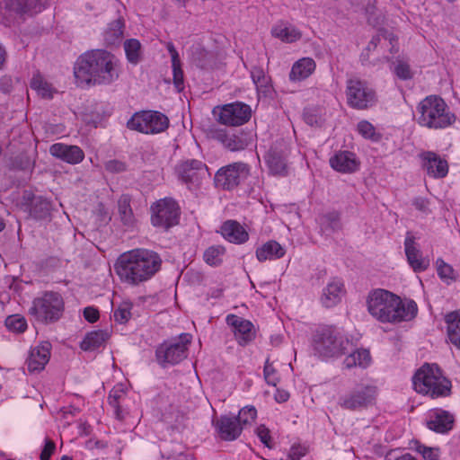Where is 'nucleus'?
<instances>
[{"label":"nucleus","mask_w":460,"mask_h":460,"mask_svg":"<svg viewBox=\"0 0 460 460\" xmlns=\"http://www.w3.org/2000/svg\"><path fill=\"white\" fill-rule=\"evenodd\" d=\"M105 169L110 172H121L126 170V164L119 160H110L105 164Z\"/></svg>","instance_id":"obj_56"},{"label":"nucleus","mask_w":460,"mask_h":460,"mask_svg":"<svg viewBox=\"0 0 460 460\" xmlns=\"http://www.w3.org/2000/svg\"><path fill=\"white\" fill-rule=\"evenodd\" d=\"M380 39L378 36L376 37H373L372 40H370V42L368 43L367 47V50H371V49H375L379 42Z\"/></svg>","instance_id":"obj_63"},{"label":"nucleus","mask_w":460,"mask_h":460,"mask_svg":"<svg viewBox=\"0 0 460 460\" xmlns=\"http://www.w3.org/2000/svg\"><path fill=\"white\" fill-rule=\"evenodd\" d=\"M151 223L155 227L164 230L179 223L180 208L177 202L171 198H164L151 207Z\"/></svg>","instance_id":"obj_10"},{"label":"nucleus","mask_w":460,"mask_h":460,"mask_svg":"<svg viewBox=\"0 0 460 460\" xmlns=\"http://www.w3.org/2000/svg\"><path fill=\"white\" fill-rule=\"evenodd\" d=\"M367 309L370 314L381 323H399L413 319L418 312L417 304L402 299L385 289L372 292L367 298Z\"/></svg>","instance_id":"obj_3"},{"label":"nucleus","mask_w":460,"mask_h":460,"mask_svg":"<svg viewBox=\"0 0 460 460\" xmlns=\"http://www.w3.org/2000/svg\"><path fill=\"white\" fill-rule=\"evenodd\" d=\"M84 316L89 323H95L99 319V312L93 307H86L84 310Z\"/></svg>","instance_id":"obj_58"},{"label":"nucleus","mask_w":460,"mask_h":460,"mask_svg":"<svg viewBox=\"0 0 460 460\" xmlns=\"http://www.w3.org/2000/svg\"><path fill=\"white\" fill-rule=\"evenodd\" d=\"M407 261L414 271H423L429 266V261L422 258L420 250L414 245V237L408 233L404 242Z\"/></svg>","instance_id":"obj_26"},{"label":"nucleus","mask_w":460,"mask_h":460,"mask_svg":"<svg viewBox=\"0 0 460 460\" xmlns=\"http://www.w3.org/2000/svg\"><path fill=\"white\" fill-rule=\"evenodd\" d=\"M414 390L431 398L447 397L451 394V381L435 364H424L412 377Z\"/></svg>","instance_id":"obj_4"},{"label":"nucleus","mask_w":460,"mask_h":460,"mask_svg":"<svg viewBox=\"0 0 460 460\" xmlns=\"http://www.w3.org/2000/svg\"><path fill=\"white\" fill-rule=\"evenodd\" d=\"M206 164L197 159L183 161L176 167V172L179 179L187 184L189 188H190L191 185L199 184L201 179L206 174Z\"/></svg>","instance_id":"obj_17"},{"label":"nucleus","mask_w":460,"mask_h":460,"mask_svg":"<svg viewBox=\"0 0 460 460\" xmlns=\"http://www.w3.org/2000/svg\"><path fill=\"white\" fill-rule=\"evenodd\" d=\"M371 362V356L368 350L361 349L351 352L344 359V365L347 368L359 367L366 368Z\"/></svg>","instance_id":"obj_36"},{"label":"nucleus","mask_w":460,"mask_h":460,"mask_svg":"<svg viewBox=\"0 0 460 460\" xmlns=\"http://www.w3.org/2000/svg\"><path fill=\"white\" fill-rule=\"evenodd\" d=\"M31 89L35 90L42 98L51 99L54 88L40 75H34L31 81Z\"/></svg>","instance_id":"obj_39"},{"label":"nucleus","mask_w":460,"mask_h":460,"mask_svg":"<svg viewBox=\"0 0 460 460\" xmlns=\"http://www.w3.org/2000/svg\"><path fill=\"white\" fill-rule=\"evenodd\" d=\"M416 209L421 212H427L429 209V201L423 198H417L413 201Z\"/></svg>","instance_id":"obj_59"},{"label":"nucleus","mask_w":460,"mask_h":460,"mask_svg":"<svg viewBox=\"0 0 460 460\" xmlns=\"http://www.w3.org/2000/svg\"><path fill=\"white\" fill-rule=\"evenodd\" d=\"M250 175L247 164L237 162L221 167L215 174L214 182L217 188L230 190Z\"/></svg>","instance_id":"obj_13"},{"label":"nucleus","mask_w":460,"mask_h":460,"mask_svg":"<svg viewBox=\"0 0 460 460\" xmlns=\"http://www.w3.org/2000/svg\"><path fill=\"white\" fill-rule=\"evenodd\" d=\"M413 448L416 452L420 454L425 460H438V449L434 447H426L420 442L416 441L413 444Z\"/></svg>","instance_id":"obj_50"},{"label":"nucleus","mask_w":460,"mask_h":460,"mask_svg":"<svg viewBox=\"0 0 460 460\" xmlns=\"http://www.w3.org/2000/svg\"><path fill=\"white\" fill-rule=\"evenodd\" d=\"M289 394L285 390H277L275 394V400L278 402H285L288 400Z\"/></svg>","instance_id":"obj_60"},{"label":"nucleus","mask_w":460,"mask_h":460,"mask_svg":"<svg viewBox=\"0 0 460 460\" xmlns=\"http://www.w3.org/2000/svg\"><path fill=\"white\" fill-rule=\"evenodd\" d=\"M119 214L121 222L128 226L134 224L135 218L130 208V199L128 196H122L118 203Z\"/></svg>","instance_id":"obj_42"},{"label":"nucleus","mask_w":460,"mask_h":460,"mask_svg":"<svg viewBox=\"0 0 460 460\" xmlns=\"http://www.w3.org/2000/svg\"><path fill=\"white\" fill-rule=\"evenodd\" d=\"M49 153L53 156L71 164H79L84 158V153L79 146L63 143L53 144L49 148Z\"/></svg>","instance_id":"obj_19"},{"label":"nucleus","mask_w":460,"mask_h":460,"mask_svg":"<svg viewBox=\"0 0 460 460\" xmlns=\"http://www.w3.org/2000/svg\"><path fill=\"white\" fill-rule=\"evenodd\" d=\"M445 323L448 340L460 349V310L447 314Z\"/></svg>","instance_id":"obj_32"},{"label":"nucleus","mask_w":460,"mask_h":460,"mask_svg":"<svg viewBox=\"0 0 460 460\" xmlns=\"http://www.w3.org/2000/svg\"><path fill=\"white\" fill-rule=\"evenodd\" d=\"M11 79L9 77H2L0 80V90L3 93H9L11 90Z\"/></svg>","instance_id":"obj_61"},{"label":"nucleus","mask_w":460,"mask_h":460,"mask_svg":"<svg viewBox=\"0 0 460 460\" xmlns=\"http://www.w3.org/2000/svg\"><path fill=\"white\" fill-rule=\"evenodd\" d=\"M7 59V51L3 44L0 43V70L4 66Z\"/></svg>","instance_id":"obj_62"},{"label":"nucleus","mask_w":460,"mask_h":460,"mask_svg":"<svg viewBox=\"0 0 460 460\" xmlns=\"http://www.w3.org/2000/svg\"><path fill=\"white\" fill-rule=\"evenodd\" d=\"M132 304L130 302H122L118 308L114 310L113 317L119 323H126L131 317Z\"/></svg>","instance_id":"obj_47"},{"label":"nucleus","mask_w":460,"mask_h":460,"mask_svg":"<svg viewBox=\"0 0 460 460\" xmlns=\"http://www.w3.org/2000/svg\"><path fill=\"white\" fill-rule=\"evenodd\" d=\"M191 336L181 333L178 341L164 342L155 350L158 363L164 367L166 364L174 365L187 357V346L190 343Z\"/></svg>","instance_id":"obj_12"},{"label":"nucleus","mask_w":460,"mask_h":460,"mask_svg":"<svg viewBox=\"0 0 460 460\" xmlns=\"http://www.w3.org/2000/svg\"><path fill=\"white\" fill-rule=\"evenodd\" d=\"M225 248L221 245L208 247L203 254V259L210 266H218L222 263V256L225 254Z\"/></svg>","instance_id":"obj_43"},{"label":"nucleus","mask_w":460,"mask_h":460,"mask_svg":"<svg viewBox=\"0 0 460 460\" xmlns=\"http://www.w3.org/2000/svg\"><path fill=\"white\" fill-rule=\"evenodd\" d=\"M51 344L49 341H43L34 347L27 359V367L30 372L42 370L50 358Z\"/></svg>","instance_id":"obj_20"},{"label":"nucleus","mask_w":460,"mask_h":460,"mask_svg":"<svg viewBox=\"0 0 460 460\" xmlns=\"http://www.w3.org/2000/svg\"><path fill=\"white\" fill-rule=\"evenodd\" d=\"M119 59L111 52L96 49L81 55L74 67L78 85H110L120 75Z\"/></svg>","instance_id":"obj_1"},{"label":"nucleus","mask_w":460,"mask_h":460,"mask_svg":"<svg viewBox=\"0 0 460 460\" xmlns=\"http://www.w3.org/2000/svg\"><path fill=\"white\" fill-rule=\"evenodd\" d=\"M124 49L129 63L137 65L141 58V44L138 40L129 39L124 42Z\"/></svg>","instance_id":"obj_41"},{"label":"nucleus","mask_w":460,"mask_h":460,"mask_svg":"<svg viewBox=\"0 0 460 460\" xmlns=\"http://www.w3.org/2000/svg\"><path fill=\"white\" fill-rule=\"evenodd\" d=\"M394 460H416L410 454H404Z\"/></svg>","instance_id":"obj_64"},{"label":"nucleus","mask_w":460,"mask_h":460,"mask_svg":"<svg viewBox=\"0 0 460 460\" xmlns=\"http://www.w3.org/2000/svg\"><path fill=\"white\" fill-rule=\"evenodd\" d=\"M454 416L442 409H435L429 413L427 426L429 429L438 433H447L452 429Z\"/></svg>","instance_id":"obj_22"},{"label":"nucleus","mask_w":460,"mask_h":460,"mask_svg":"<svg viewBox=\"0 0 460 460\" xmlns=\"http://www.w3.org/2000/svg\"><path fill=\"white\" fill-rule=\"evenodd\" d=\"M418 123L430 129H441L451 126L456 116L446 102L438 95L424 98L417 106Z\"/></svg>","instance_id":"obj_5"},{"label":"nucleus","mask_w":460,"mask_h":460,"mask_svg":"<svg viewBox=\"0 0 460 460\" xmlns=\"http://www.w3.org/2000/svg\"><path fill=\"white\" fill-rule=\"evenodd\" d=\"M5 326L14 332H23L27 328L26 319L21 315H10L5 319Z\"/></svg>","instance_id":"obj_44"},{"label":"nucleus","mask_w":460,"mask_h":460,"mask_svg":"<svg viewBox=\"0 0 460 460\" xmlns=\"http://www.w3.org/2000/svg\"><path fill=\"white\" fill-rule=\"evenodd\" d=\"M251 76L257 88L267 87L269 84V78L266 76L265 72L261 67H252L251 71Z\"/></svg>","instance_id":"obj_51"},{"label":"nucleus","mask_w":460,"mask_h":460,"mask_svg":"<svg viewBox=\"0 0 460 460\" xmlns=\"http://www.w3.org/2000/svg\"><path fill=\"white\" fill-rule=\"evenodd\" d=\"M263 372L266 382L269 385L275 386L279 382V376L272 364L269 362V359H267L265 362Z\"/></svg>","instance_id":"obj_53"},{"label":"nucleus","mask_w":460,"mask_h":460,"mask_svg":"<svg viewBox=\"0 0 460 460\" xmlns=\"http://www.w3.org/2000/svg\"><path fill=\"white\" fill-rule=\"evenodd\" d=\"M124 21L119 18L111 23L104 32V40L108 45H113L123 37Z\"/></svg>","instance_id":"obj_37"},{"label":"nucleus","mask_w":460,"mask_h":460,"mask_svg":"<svg viewBox=\"0 0 460 460\" xmlns=\"http://www.w3.org/2000/svg\"><path fill=\"white\" fill-rule=\"evenodd\" d=\"M307 453V449L305 447L301 445H294L288 453V457L291 460H300L303 456H305Z\"/></svg>","instance_id":"obj_55"},{"label":"nucleus","mask_w":460,"mask_h":460,"mask_svg":"<svg viewBox=\"0 0 460 460\" xmlns=\"http://www.w3.org/2000/svg\"><path fill=\"white\" fill-rule=\"evenodd\" d=\"M315 61L311 58H302L296 61L289 73V80L300 82L308 78L315 70Z\"/></svg>","instance_id":"obj_28"},{"label":"nucleus","mask_w":460,"mask_h":460,"mask_svg":"<svg viewBox=\"0 0 460 460\" xmlns=\"http://www.w3.org/2000/svg\"><path fill=\"white\" fill-rule=\"evenodd\" d=\"M330 164L337 172L351 173L358 169L359 162L354 153L341 151L331 157Z\"/></svg>","instance_id":"obj_21"},{"label":"nucleus","mask_w":460,"mask_h":460,"mask_svg":"<svg viewBox=\"0 0 460 460\" xmlns=\"http://www.w3.org/2000/svg\"><path fill=\"white\" fill-rule=\"evenodd\" d=\"M288 146L284 139L277 140L265 155L266 164L272 174L286 175L288 172L287 157Z\"/></svg>","instance_id":"obj_15"},{"label":"nucleus","mask_w":460,"mask_h":460,"mask_svg":"<svg viewBox=\"0 0 460 460\" xmlns=\"http://www.w3.org/2000/svg\"><path fill=\"white\" fill-rule=\"evenodd\" d=\"M377 387L372 384H357L349 392L340 398L339 404L349 411H362L376 403Z\"/></svg>","instance_id":"obj_8"},{"label":"nucleus","mask_w":460,"mask_h":460,"mask_svg":"<svg viewBox=\"0 0 460 460\" xmlns=\"http://www.w3.org/2000/svg\"><path fill=\"white\" fill-rule=\"evenodd\" d=\"M56 445L51 440H47L44 448L42 449L40 458V460H49L51 455L54 453Z\"/></svg>","instance_id":"obj_57"},{"label":"nucleus","mask_w":460,"mask_h":460,"mask_svg":"<svg viewBox=\"0 0 460 460\" xmlns=\"http://www.w3.org/2000/svg\"><path fill=\"white\" fill-rule=\"evenodd\" d=\"M226 323L232 328L234 339L240 346H246L256 337V329L253 323L236 314H228Z\"/></svg>","instance_id":"obj_16"},{"label":"nucleus","mask_w":460,"mask_h":460,"mask_svg":"<svg viewBox=\"0 0 460 460\" xmlns=\"http://www.w3.org/2000/svg\"><path fill=\"white\" fill-rule=\"evenodd\" d=\"M168 52L170 53L172 58V75H173V84L177 90V92H181L183 90L184 82H183V71L181 67V60L176 50L175 47L172 42H169L166 46Z\"/></svg>","instance_id":"obj_35"},{"label":"nucleus","mask_w":460,"mask_h":460,"mask_svg":"<svg viewBox=\"0 0 460 460\" xmlns=\"http://www.w3.org/2000/svg\"><path fill=\"white\" fill-rule=\"evenodd\" d=\"M6 5L18 14L32 15L45 8L46 0H8Z\"/></svg>","instance_id":"obj_27"},{"label":"nucleus","mask_w":460,"mask_h":460,"mask_svg":"<svg viewBox=\"0 0 460 460\" xmlns=\"http://www.w3.org/2000/svg\"><path fill=\"white\" fill-rule=\"evenodd\" d=\"M126 392L123 388L122 385H118L113 387V389L110 392L108 401L109 403L114 408L115 414L118 419L122 420V410L120 408V402L125 399Z\"/></svg>","instance_id":"obj_40"},{"label":"nucleus","mask_w":460,"mask_h":460,"mask_svg":"<svg viewBox=\"0 0 460 460\" xmlns=\"http://www.w3.org/2000/svg\"><path fill=\"white\" fill-rule=\"evenodd\" d=\"M51 202L41 196L33 197L30 215L36 220H50Z\"/></svg>","instance_id":"obj_33"},{"label":"nucleus","mask_w":460,"mask_h":460,"mask_svg":"<svg viewBox=\"0 0 460 460\" xmlns=\"http://www.w3.org/2000/svg\"><path fill=\"white\" fill-rule=\"evenodd\" d=\"M218 122L226 126H241L246 123L252 114L249 105L242 102L226 104L214 110Z\"/></svg>","instance_id":"obj_14"},{"label":"nucleus","mask_w":460,"mask_h":460,"mask_svg":"<svg viewBox=\"0 0 460 460\" xmlns=\"http://www.w3.org/2000/svg\"><path fill=\"white\" fill-rule=\"evenodd\" d=\"M285 253L286 250L273 240L268 241L256 249V258L261 262L280 259Z\"/></svg>","instance_id":"obj_30"},{"label":"nucleus","mask_w":460,"mask_h":460,"mask_svg":"<svg viewBox=\"0 0 460 460\" xmlns=\"http://www.w3.org/2000/svg\"><path fill=\"white\" fill-rule=\"evenodd\" d=\"M220 233L226 240L233 243H243L249 239L247 231L234 220L226 221L220 228Z\"/></svg>","instance_id":"obj_25"},{"label":"nucleus","mask_w":460,"mask_h":460,"mask_svg":"<svg viewBox=\"0 0 460 460\" xmlns=\"http://www.w3.org/2000/svg\"><path fill=\"white\" fill-rule=\"evenodd\" d=\"M257 417V411L253 406H245L239 411L235 417L240 425L243 428L252 424Z\"/></svg>","instance_id":"obj_46"},{"label":"nucleus","mask_w":460,"mask_h":460,"mask_svg":"<svg viewBox=\"0 0 460 460\" xmlns=\"http://www.w3.org/2000/svg\"><path fill=\"white\" fill-rule=\"evenodd\" d=\"M358 131L363 137L373 141H378L381 137L380 134L376 132L375 127L367 120H361L358 122Z\"/></svg>","instance_id":"obj_48"},{"label":"nucleus","mask_w":460,"mask_h":460,"mask_svg":"<svg viewBox=\"0 0 460 460\" xmlns=\"http://www.w3.org/2000/svg\"><path fill=\"white\" fill-rule=\"evenodd\" d=\"M346 95L348 104L358 110L367 109L376 102V92L358 78H350L347 81Z\"/></svg>","instance_id":"obj_11"},{"label":"nucleus","mask_w":460,"mask_h":460,"mask_svg":"<svg viewBox=\"0 0 460 460\" xmlns=\"http://www.w3.org/2000/svg\"><path fill=\"white\" fill-rule=\"evenodd\" d=\"M127 126L131 130L144 134H158L169 127V119L164 114L155 111L136 112Z\"/></svg>","instance_id":"obj_9"},{"label":"nucleus","mask_w":460,"mask_h":460,"mask_svg":"<svg viewBox=\"0 0 460 460\" xmlns=\"http://www.w3.org/2000/svg\"><path fill=\"white\" fill-rule=\"evenodd\" d=\"M345 289L343 283L338 279H332L323 289L321 303L326 308H331L341 301Z\"/></svg>","instance_id":"obj_24"},{"label":"nucleus","mask_w":460,"mask_h":460,"mask_svg":"<svg viewBox=\"0 0 460 460\" xmlns=\"http://www.w3.org/2000/svg\"><path fill=\"white\" fill-rule=\"evenodd\" d=\"M219 437L226 441L236 439L242 433L243 427L235 417L221 416L216 424Z\"/></svg>","instance_id":"obj_23"},{"label":"nucleus","mask_w":460,"mask_h":460,"mask_svg":"<svg viewBox=\"0 0 460 460\" xmlns=\"http://www.w3.org/2000/svg\"><path fill=\"white\" fill-rule=\"evenodd\" d=\"M271 35L287 43L296 42L302 37V33L298 29L285 22H279L275 24L271 29Z\"/></svg>","instance_id":"obj_29"},{"label":"nucleus","mask_w":460,"mask_h":460,"mask_svg":"<svg viewBox=\"0 0 460 460\" xmlns=\"http://www.w3.org/2000/svg\"><path fill=\"white\" fill-rule=\"evenodd\" d=\"M162 266L160 255L147 249H134L118 259L115 270L120 279L137 285L150 279Z\"/></svg>","instance_id":"obj_2"},{"label":"nucleus","mask_w":460,"mask_h":460,"mask_svg":"<svg viewBox=\"0 0 460 460\" xmlns=\"http://www.w3.org/2000/svg\"><path fill=\"white\" fill-rule=\"evenodd\" d=\"M222 143L230 151H241L245 149L252 141L251 135L243 131L222 136Z\"/></svg>","instance_id":"obj_31"},{"label":"nucleus","mask_w":460,"mask_h":460,"mask_svg":"<svg viewBox=\"0 0 460 460\" xmlns=\"http://www.w3.org/2000/svg\"><path fill=\"white\" fill-rule=\"evenodd\" d=\"M422 168L429 177L441 179L448 173L447 161L432 151H423L419 155Z\"/></svg>","instance_id":"obj_18"},{"label":"nucleus","mask_w":460,"mask_h":460,"mask_svg":"<svg viewBox=\"0 0 460 460\" xmlns=\"http://www.w3.org/2000/svg\"><path fill=\"white\" fill-rule=\"evenodd\" d=\"M313 345L314 350L323 357H338L352 347L350 341L333 326L319 329L314 335Z\"/></svg>","instance_id":"obj_7"},{"label":"nucleus","mask_w":460,"mask_h":460,"mask_svg":"<svg viewBox=\"0 0 460 460\" xmlns=\"http://www.w3.org/2000/svg\"><path fill=\"white\" fill-rule=\"evenodd\" d=\"M319 223L323 232H336L341 228V216L336 211L321 216Z\"/></svg>","instance_id":"obj_38"},{"label":"nucleus","mask_w":460,"mask_h":460,"mask_svg":"<svg viewBox=\"0 0 460 460\" xmlns=\"http://www.w3.org/2000/svg\"><path fill=\"white\" fill-rule=\"evenodd\" d=\"M393 71L401 80H409L413 76L410 64L402 59H398L394 63Z\"/></svg>","instance_id":"obj_45"},{"label":"nucleus","mask_w":460,"mask_h":460,"mask_svg":"<svg viewBox=\"0 0 460 460\" xmlns=\"http://www.w3.org/2000/svg\"><path fill=\"white\" fill-rule=\"evenodd\" d=\"M64 309L62 296L58 292L46 291L33 299L28 314L39 323L50 324L61 318Z\"/></svg>","instance_id":"obj_6"},{"label":"nucleus","mask_w":460,"mask_h":460,"mask_svg":"<svg viewBox=\"0 0 460 460\" xmlns=\"http://www.w3.org/2000/svg\"><path fill=\"white\" fill-rule=\"evenodd\" d=\"M110 338V332L105 330H98L88 332L80 343V348L84 351H93L102 346Z\"/></svg>","instance_id":"obj_34"},{"label":"nucleus","mask_w":460,"mask_h":460,"mask_svg":"<svg viewBox=\"0 0 460 460\" xmlns=\"http://www.w3.org/2000/svg\"><path fill=\"white\" fill-rule=\"evenodd\" d=\"M438 274L441 279L447 281H454L456 279V275L454 269L449 264L446 263L443 260L437 261Z\"/></svg>","instance_id":"obj_49"},{"label":"nucleus","mask_w":460,"mask_h":460,"mask_svg":"<svg viewBox=\"0 0 460 460\" xmlns=\"http://www.w3.org/2000/svg\"><path fill=\"white\" fill-rule=\"evenodd\" d=\"M193 59L197 66L205 68L208 65V60L211 59L212 55L201 47H197L193 52Z\"/></svg>","instance_id":"obj_52"},{"label":"nucleus","mask_w":460,"mask_h":460,"mask_svg":"<svg viewBox=\"0 0 460 460\" xmlns=\"http://www.w3.org/2000/svg\"><path fill=\"white\" fill-rule=\"evenodd\" d=\"M256 434L259 437L261 443H263L269 448L272 447L270 444L271 437L270 434V429L265 425H260L256 429Z\"/></svg>","instance_id":"obj_54"}]
</instances>
